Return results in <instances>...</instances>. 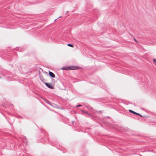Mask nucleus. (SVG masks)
I'll list each match as a JSON object with an SVG mask.
<instances>
[{"mask_svg": "<svg viewBox=\"0 0 156 156\" xmlns=\"http://www.w3.org/2000/svg\"><path fill=\"white\" fill-rule=\"evenodd\" d=\"M79 69V67L77 66H70L68 67H64L62 68V69L66 70H71L77 69Z\"/></svg>", "mask_w": 156, "mask_h": 156, "instance_id": "1", "label": "nucleus"}, {"mask_svg": "<svg viewBox=\"0 0 156 156\" xmlns=\"http://www.w3.org/2000/svg\"><path fill=\"white\" fill-rule=\"evenodd\" d=\"M45 84L50 89L53 88V86L52 85V84H51V83H45Z\"/></svg>", "mask_w": 156, "mask_h": 156, "instance_id": "2", "label": "nucleus"}, {"mask_svg": "<svg viewBox=\"0 0 156 156\" xmlns=\"http://www.w3.org/2000/svg\"><path fill=\"white\" fill-rule=\"evenodd\" d=\"M129 112H131V113H133V114H136V115H140V116L142 117V115H141L139 113H136V112H135L132 111V110H129Z\"/></svg>", "mask_w": 156, "mask_h": 156, "instance_id": "3", "label": "nucleus"}, {"mask_svg": "<svg viewBox=\"0 0 156 156\" xmlns=\"http://www.w3.org/2000/svg\"><path fill=\"white\" fill-rule=\"evenodd\" d=\"M49 74L50 76L53 78H55V76L54 74L51 72H49Z\"/></svg>", "mask_w": 156, "mask_h": 156, "instance_id": "4", "label": "nucleus"}, {"mask_svg": "<svg viewBox=\"0 0 156 156\" xmlns=\"http://www.w3.org/2000/svg\"><path fill=\"white\" fill-rule=\"evenodd\" d=\"M67 45L69 46H70V47H73V44H67Z\"/></svg>", "mask_w": 156, "mask_h": 156, "instance_id": "5", "label": "nucleus"}, {"mask_svg": "<svg viewBox=\"0 0 156 156\" xmlns=\"http://www.w3.org/2000/svg\"><path fill=\"white\" fill-rule=\"evenodd\" d=\"M153 61L156 64V59H155V58H154Z\"/></svg>", "mask_w": 156, "mask_h": 156, "instance_id": "6", "label": "nucleus"}, {"mask_svg": "<svg viewBox=\"0 0 156 156\" xmlns=\"http://www.w3.org/2000/svg\"><path fill=\"white\" fill-rule=\"evenodd\" d=\"M46 102L47 103H48V104H49V105H51V104H50V102L49 101H46Z\"/></svg>", "mask_w": 156, "mask_h": 156, "instance_id": "7", "label": "nucleus"}, {"mask_svg": "<svg viewBox=\"0 0 156 156\" xmlns=\"http://www.w3.org/2000/svg\"><path fill=\"white\" fill-rule=\"evenodd\" d=\"M82 106V105H77L76 106L77 107H80V106Z\"/></svg>", "mask_w": 156, "mask_h": 156, "instance_id": "8", "label": "nucleus"}, {"mask_svg": "<svg viewBox=\"0 0 156 156\" xmlns=\"http://www.w3.org/2000/svg\"><path fill=\"white\" fill-rule=\"evenodd\" d=\"M85 112L86 113H87V112H86V111H84V112Z\"/></svg>", "mask_w": 156, "mask_h": 156, "instance_id": "9", "label": "nucleus"}, {"mask_svg": "<svg viewBox=\"0 0 156 156\" xmlns=\"http://www.w3.org/2000/svg\"><path fill=\"white\" fill-rule=\"evenodd\" d=\"M134 40H135V41L136 42V40L135 38H134Z\"/></svg>", "mask_w": 156, "mask_h": 156, "instance_id": "10", "label": "nucleus"}]
</instances>
